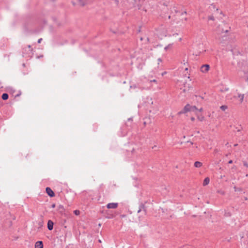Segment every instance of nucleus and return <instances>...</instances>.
Wrapping results in <instances>:
<instances>
[{"label": "nucleus", "instance_id": "72a5a7b5", "mask_svg": "<svg viewBox=\"0 0 248 248\" xmlns=\"http://www.w3.org/2000/svg\"><path fill=\"white\" fill-rule=\"evenodd\" d=\"M245 80H246V81L248 80V77H246V78H245Z\"/></svg>", "mask_w": 248, "mask_h": 248}, {"label": "nucleus", "instance_id": "412c9836", "mask_svg": "<svg viewBox=\"0 0 248 248\" xmlns=\"http://www.w3.org/2000/svg\"><path fill=\"white\" fill-rule=\"evenodd\" d=\"M79 211L78 210H75L74 211V213L76 215H78L79 214Z\"/></svg>", "mask_w": 248, "mask_h": 248}, {"label": "nucleus", "instance_id": "a878e982", "mask_svg": "<svg viewBox=\"0 0 248 248\" xmlns=\"http://www.w3.org/2000/svg\"><path fill=\"white\" fill-rule=\"evenodd\" d=\"M197 110L199 111V112H202V108H201L200 109H198Z\"/></svg>", "mask_w": 248, "mask_h": 248}, {"label": "nucleus", "instance_id": "4be33fe9", "mask_svg": "<svg viewBox=\"0 0 248 248\" xmlns=\"http://www.w3.org/2000/svg\"><path fill=\"white\" fill-rule=\"evenodd\" d=\"M28 48L29 49V51H30V54L31 53V46L30 45H29L28 46Z\"/></svg>", "mask_w": 248, "mask_h": 248}, {"label": "nucleus", "instance_id": "f3484780", "mask_svg": "<svg viewBox=\"0 0 248 248\" xmlns=\"http://www.w3.org/2000/svg\"><path fill=\"white\" fill-rule=\"evenodd\" d=\"M198 119L199 121H200L202 122V121H203L204 120V117L203 116H202V115H201V116H198Z\"/></svg>", "mask_w": 248, "mask_h": 248}, {"label": "nucleus", "instance_id": "aec40b11", "mask_svg": "<svg viewBox=\"0 0 248 248\" xmlns=\"http://www.w3.org/2000/svg\"><path fill=\"white\" fill-rule=\"evenodd\" d=\"M229 90V88H223V89L221 90V92H226V91H228Z\"/></svg>", "mask_w": 248, "mask_h": 248}, {"label": "nucleus", "instance_id": "6ab92c4d", "mask_svg": "<svg viewBox=\"0 0 248 248\" xmlns=\"http://www.w3.org/2000/svg\"><path fill=\"white\" fill-rule=\"evenodd\" d=\"M208 20H214V17L213 16H208Z\"/></svg>", "mask_w": 248, "mask_h": 248}, {"label": "nucleus", "instance_id": "5701e85b", "mask_svg": "<svg viewBox=\"0 0 248 248\" xmlns=\"http://www.w3.org/2000/svg\"><path fill=\"white\" fill-rule=\"evenodd\" d=\"M79 2L80 4L82 5V6H84L85 5L84 3L81 2V0H80L79 1Z\"/></svg>", "mask_w": 248, "mask_h": 248}, {"label": "nucleus", "instance_id": "ddd939ff", "mask_svg": "<svg viewBox=\"0 0 248 248\" xmlns=\"http://www.w3.org/2000/svg\"><path fill=\"white\" fill-rule=\"evenodd\" d=\"M131 154L133 155L134 156H137L138 152L136 151V149L134 148H132V150L131 151Z\"/></svg>", "mask_w": 248, "mask_h": 248}, {"label": "nucleus", "instance_id": "c756f323", "mask_svg": "<svg viewBox=\"0 0 248 248\" xmlns=\"http://www.w3.org/2000/svg\"><path fill=\"white\" fill-rule=\"evenodd\" d=\"M191 120L192 121H194L195 120V118H194V117H191Z\"/></svg>", "mask_w": 248, "mask_h": 248}, {"label": "nucleus", "instance_id": "4c0bfd02", "mask_svg": "<svg viewBox=\"0 0 248 248\" xmlns=\"http://www.w3.org/2000/svg\"><path fill=\"white\" fill-rule=\"evenodd\" d=\"M228 144H229V143H228V142H227V143H226V145H228Z\"/></svg>", "mask_w": 248, "mask_h": 248}, {"label": "nucleus", "instance_id": "2f4dec72", "mask_svg": "<svg viewBox=\"0 0 248 248\" xmlns=\"http://www.w3.org/2000/svg\"><path fill=\"white\" fill-rule=\"evenodd\" d=\"M229 164H231L232 163V160H230L228 162Z\"/></svg>", "mask_w": 248, "mask_h": 248}, {"label": "nucleus", "instance_id": "7c9ffc66", "mask_svg": "<svg viewBox=\"0 0 248 248\" xmlns=\"http://www.w3.org/2000/svg\"><path fill=\"white\" fill-rule=\"evenodd\" d=\"M183 248H189V246H186L183 247Z\"/></svg>", "mask_w": 248, "mask_h": 248}, {"label": "nucleus", "instance_id": "b1692460", "mask_svg": "<svg viewBox=\"0 0 248 248\" xmlns=\"http://www.w3.org/2000/svg\"><path fill=\"white\" fill-rule=\"evenodd\" d=\"M157 61L158 62H162V59L161 58H158L157 59ZM159 64V63H158Z\"/></svg>", "mask_w": 248, "mask_h": 248}, {"label": "nucleus", "instance_id": "393cba45", "mask_svg": "<svg viewBox=\"0 0 248 248\" xmlns=\"http://www.w3.org/2000/svg\"><path fill=\"white\" fill-rule=\"evenodd\" d=\"M42 38L39 39L38 40V43H40L41 41H42Z\"/></svg>", "mask_w": 248, "mask_h": 248}, {"label": "nucleus", "instance_id": "1a4fd4ad", "mask_svg": "<svg viewBox=\"0 0 248 248\" xmlns=\"http://www.w3.org/2000/svg\"><path fill=\"white\" fill-rule=\"evenodd\" d=\"M35 248H43V243L41 241H37L35 244Z\"/></svg>", "mask_w": 248, "mask_h": 248}, {"label": "nucleus", "instance_id": "9b49d317", "mask_svg": "<svg viewBox=\"0 0 248 248\" xmlns=\"http://www.w3.org/2000/svg\"><path fill=\"white\" fill-rule=\"evenodd\" d=\"M210 182V179L208 177H206L203 181V185L204 186L207 185Z\"/></svg>", "mask_w": 248, "mask_h": 248}, {"label": "nucleus", "instance_id": "f03ea898", "mask_svg": "<svg viewBox=\"0 0 248 248\" xmlns=\"http://www.w3.org/2000/svg\"><path fill=\"white\" fill-rule=\"evenodd\" d=\"M210 66L209 64H206L202 65L201 67V71L202 73H206L209 70Z\"/></svg>", "mask_w": 248, "mask_h": 248}, {"label": "nucleus", "instance_id": "f8f14e48", "mask_svg": "<svg viewBox=\"0 0 248 248\" xmlns=\"http://www.w3.org/2000/svg\"><path fill=\"white\" fill-rule=\"evenodd\" d=\"M9 95L7 93H4L2 94L1 98L3 100L8 99Z\"/></svg>", "mask_w": 248, "mask_h": 248}, {"label": "nucleus", "instance_id": "cd10ccee", "mask_svg": "<svg viewBox=\"0 0 248 248\" xmlns=\"http://www.w3.org/2000/svg\"><path fill=\"white\" fill-rule=\"evenodd\" d=\"M51 207H52V208H55V204H52V205H51Z\"/></svg>", "mask_w": 248, "mask_h": 248}, {"label": "nucleus", "instance_id": "20e7f679", "mask_svg": "<svg viewBox=\"0 0 248 248\" xmlns=\"http://www.w3.org/2000/svg\"><path fill=\"white\" fill-rule=\"evenodd\" d=\"M191 106L189 104H187L185 106L183 110L180 112V113H185L186 112L191 111Z\"/></svg>", "mask_w": 248, "mask_h": 248}, {"label": "nucleus", "instance_id": "39448f33", "mask_svg": "<svg viewBox=\"0 0 248 248\" xmlns=\"http://www.w3.org/2000/svg\"><path fill=\"white\" fill-rule=\"evenodd\" d=\"M118 203H109L107 205V207L108 209H116L118 207Z\"/></svg>", "mask_w": 248, "mask_h": 248}, {"label": "nucleus", "instance_id": "79ce46f5", "mask_svg": "<svg viewBox=\"0 0 248 248\" xmlns=\"http://www.w3.org/2000/svg\"><path fill=\"white\" fill-rule=\"evenodd\" d=\"M185 20H187V18H185Z\"/></svg>", "mask_w": 248, "mask_h": 248}, {"label": "nucleus", "instance_id": "37998d69", "mask_svg": "<svg viewBox=\"0 0 248 248\" xmlns=\"http://www.w3.org/2000/svg\"><path fill=\"white\" fill-rule=\"evenodd\" d=\"M170 18V16H169V18Z\"/></svg>", "mask_w": 248, "mask_h": 248}, {"label": "nucleus", "instance_id": "c85d7f7f", "mask_svg": "<svg viewBox=\"0 0 248 248\" xmlns=\"http://www.w3.org/2000/svg\"><path fill=\"white\" fill-rule=\"evenodd\" d=\"M130 121H132V118H129L128 119V121L129 122Z\"/></svg>", "mask_w": 248, "mask_h": 248}, {"label": "nucleus", "instance_id": "ea45409f", "mask_svg": "<svg viewBox=\"0 0 248 248\" xmlns=\"http://www.w3.org/2000/svg\"><path fill=\"white\" fill-rule=\"evenodd\" d=\"M166 74V72L163 73V74H162V75H164V74Z\"/></svg>", "mask_w": 248, "mask_h": 248}, {"label": "nucleus", "instance_id": "473e14b6", "mask_svg": "<svg viewBox=\"0 0 248 248\" xmlns=\"http://www.w3.org/2000/svg\"><path fill=\"white\" fill-rule=\"evenodd\" d=\"M59 208H63V206L62 205H60Z\"/></svg>", "mask_w": 248, "mask_h": 248}, {"label": "nucleus", "instance_id": "f257e3e1", "mask_svg": "<svg viewBox=\"0 0 248 248\" xmlns=\"http://www.w3.org/2000/svg\"><path fill=\"white\" fill-rule=\"evenodd\" d=\"M244 97V94H239L238 95V96L234 95L232 97L231 95H230V94H228L226 96V99L227 100H231L232 101L235 99L239 98L240 103H242L243 101Z\"/></svg>", "mask_w": 248, "mask_h": 248}, {"label": "nucleus", "instance_id": "a211bd4d", "mask_svg": "<svg viewBox=\"0 0 248 248\" xmlns=\"http://www.w3.org/2000/svg\"><path fill=\"white\" fill-rule=\"evenodd\" d=\"M171 46V44H169L167 46L165 47L164 49L165 50H167L169 49V48H170Z\"/></svg>", "mask_w": 248, "mask_h": 248}, {"label": "nucleus", "instance_id": "bb28decb", "mask_svg": "<svg viewBox=\"0 0 248 248\" xmlns=\"http://www.w3.org/2000/svg\"><path fill=\"white\" fill-rule=\"evenodd\" d=\"M150 81L151 82H157L156 80H155V79H153L152 80H151Z\"/></svg>", "mask_w": 248, "mask_h": 248}, {"label": "nucleus", "instance_id": "f704fd0d", "mask_svg": "<svg viewBox=\"0 0 248 248\" xmlns=\"http://www.w3.org/2000/svg\"><path fill=\"white\" fill-rule=\"evenodd\" d=\"M244 165H245V166H247V163H246V162H244Z\"/></svg>", "mask_w": 248, "mask_h": 248}, {"label": "nucleus", "instance_id": "423d86ee", "mask_svg": "<svg viewBox=\"0 0 248 248\" xmlns=\"http://www.w3.org/2000/svg\"><path fill=\"white\" fill-rule=\"evenodd\" d=\"M238 65L240 67L241 71H243L245 74H247L248 68L247 64H245V65L244 66V68L242 63H241L240 62H238Z\"/></svg>", "mask_w": 248, "mask_h": 248}, {"label": "nucleus", "instance_id": "dca6fc26", "mask_svg": "<svg viewBox=\"0 0 248 248\" xmlns=\"http://www.w3.org/2000/svg\"><path fill=\"white\" fill-rule=\"evenodd\" d=\"M191 111H195L198 110L197 108L195 106H191Z\"/></svg>", "mask_w": 248, "mask_h": 248}, {"label": "nucleus", "instance_id": "0eeeda50", "mask_svg": "<svg viewBox=\"0 0 248 248\" xmlns=\"http://www.w3.org/2000/svg\"><path fill=\"white\" fill-rule=\"evenodd\" d=\"M53 225H54L53 222L51 220H49L47 222L48 230L49 231H51L53 228Z\"/></svg>", "mask_w": 248, "mask_h": 248}, {"label": "nucleus", "instance_id": "7ed1b4c3", "mask_svg": "<svg viewBox=\"0 0 248 248\" xmlns=\"http://www.w3.org/2000/svg\"><path fill=\"white\" fill-rule=\"evenodd\" d=\"M46 193L50 197H53L55 196V193L53 190L49 187H47L46 188Z\"/></svg>", "mask_w": 248, "mask_h": 248}, {"label": "nucleus", "instance_id": "58836bf2", "mask_svg": "<svg viewBox=\"0 0 248 248\" xmlns=\"http://www.w3.org/2000/svg\"><path fill=\"white\" fill-rule=\"evenodd\" d=\"M166 74V72L163 73V74H162V75H164V74Z\"/></svg>", "mask_w": 248, "mask_h": 248}, {"label": "nucleus", "instance_id": "9d476101", "mask_svg": "<svg viewBox=\"0 0 248 248\" xmlns=\"http://www.w3.org/2000/svg\"><path fill=\"white\" fill-rule=\"evenodd\" d=\"M202 163L199 161H196L194 163V166L196 168H200L201 167H202Z\"/></svg>", "mask_w": 248, "mask_h": 248}, {"label": "nucleus", "instance_id": "a19ab883", "mask_svg": "<svg viewBox=\"0 0 248 248\" xmlns=\"http://www.w3.org/2000/svg\"><path fill=\"white\" fill-rule=\"evenodd\" d=\"M166 74V72L163 73V74H162V75H164V74Z\"/></svg>", "mask_w": 248, "mask_h": 248}, {"label": "nucleus", "instance_id": "4468645a", "mask_svg": "<svg viewBox=\"0 0 248 248\" xmlns=\"http://www.w3.org/2000/svg\"><path fill=\"white\" fill-rule=\"evenodd\" d=\"M231 29V27H228L227 28L224 29H222V31H221V32L223 33V32H225V33H227L229 30H230Z\"/></svg>", "mask_w": 248, "mask_h": 248}, {"label": "nucleus", "instance_id": "2eb2a0df", "mask_svg": "<svg viewBox=\"0 0 248 248\" xmlns=\"http://www.w3.org/2000/svg\"><path fill=\"white\" fill-rule=\"evenodd\" d=\"M220 108L222 110V111H225L226 109H227L228 108V107L226 105H222L220 107Z\"/></svg>", "mask_w": 248, "mask_h": 248}, {"label": "nucleus", "instance_id": "c9c22d12", "mask_svg": "<svg viewBox=\"0 0 248 248\" xmlns=\"http://www.w3.org/2000/svg\"><path fill=\"white\" fill-rule=\"evenodd\" d=\"M185 70H186V71L188 70V68H186Z\"/></svg>", "mask_w": 248, "mask_h": 248}, {"label": "nucleus", "instance_id": "e433bc0d", "mask_svg": "<svg viewBox=\"0 0 248 248\" xmlns=\"http://www.w3.org/2000/svg\"><path fill=\"white\" fill-rule=\"evenodd\" d=\"M186 13H186V11H185V12H184V14H186Z\"/></svg>", "mask_w": 248, "mask_h": 248}, {"label": "nucleus", "instance_id": "6e6552de", "mask_svg": "<svg viewBox=\"0 0 248 248\" xmlns=\"http://www.w3.org/2000/svg\"><path fill=\"white\" fill-rule=\"evenodd\" d=\"M142 211H143L144 214H146V209L145 208L144 205L143 204L140 205V206L139 207V209L138 210V213H140V212H142Z\"/></svg>", "mask_w": 248, "mask_h": 248}]
</instances>
